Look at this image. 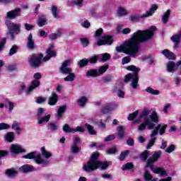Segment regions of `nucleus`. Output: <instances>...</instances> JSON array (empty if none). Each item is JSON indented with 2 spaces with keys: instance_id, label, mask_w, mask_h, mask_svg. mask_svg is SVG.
<instances>
[{
  "instance_id": "62",
  "label": "nucleus",
  "mask_w": 181,
  "mask_h": 181,
  "mask_svg": "<svg viewBox=\"0 0 181 181\" xmlns=\"http://www.w3.org/2000/svg\"><path fill=\"white\" fill-rule=\"evenodd\" d=\"M85 129L84 127L78 126L75 129H74V132H84Z\"/></svg>"
},
{
  "instance_id": "6",
  "label": "nucleus",
  "mask_w": 181,
  "mask_h": 181,
  "mask_svg": "<svg viewBox=\"0 0 181 181\" xmlns=\"http://www.w3.org/2000/svg\"><path fill=\"white\" fill-rule=\"evenodd\" d=\"M158 4H153L151 6L150 9L144 14L138 15V16H130L129 19L131 22H138L139 19H146V18H149L150 16H153V13L158 11Z\"/></svg>"
},
{
  "instance_id": "48",
  "label": "nucleus",
  "mask_w": 181,
  "mask_h": 181,
  "mask_svg": "<svg viewBox=\"0 0 181 181\" xmlns=\"http://www.w3.org/2000/svg\"><path fill=\"white\" fill-rule=\"evenodd\" d=\"M175 149H176V146L175 145H173V144H170L165 149V152L167 153H172V152H174Z\"/></svg>"
},
{
  "instance_id": "58",
  "label": "nucleus",
  "mask_w": 181,
  "mask_h": 181,
  "mask_svg": "<svg viewBox=\"0 0 181 181\" xmlns=\"http://www.w3.org/2000/svg\"><path fill=\"white\" fill-rule=\"evenodd\" d=\"M11 128L12 129H16V131H21V127H19V123L17 122H13Z\"/></svg>"
},
{
  "instance_id": "11",
  "label": "nucleus",
  "mask_w": 181,
  "mask_h": 181,
  "mask_svg": "<svg viewBox=\"0 0 181 181\" xmlns=\"http://www.w3.org/2000/svg\"><path fill=\"white\" fill-rule=\"evenodd\" d=\"M162 157V151L159 150L157 151H153L152 153L151 157L148 158L146 161V168H153V164L156 163V162H158L159 159Z\"/></svg>"
},
{
  "instance_id": "31",
  "label": "nucleus",
  "mask_w": 181,
  "mask_h": 181,
  "mask_svg": "<svg viewBox=\"0 0 181 181\" xmlns=\"http://www.w3.org/2000/svg\"><path fill=\"white\" fill-rule=\"evenodd\" d=\"M144 177L145 181H156L148 170L144 171Z\"/></svg>"
},
{
  "instance_id": "50",
  "label": "nucleus",
  "mask_w": 181,
  "mask_h": 181,
  "mask_svg": "<svg viewBox=\"0 0 181 181\" xmlns=\"http://www.w3.org/2000/svg\"><path fill=\"white\" fill-rule=\"evenodd\" d=\"M71 152H72V153H78V152H80V147L77 145H72L71 147Z\"/></svg>"
},
{
  "instance_id": "52",
  "label": "nucleus",
  "mask_w": 181,
  "mask_h": 181,
  "mask_svg": "<svg viewBox=\"0 0 181 181\" xmlns=\"http://www.w3.org/2000/svg\"><path fill=\"white\" fill-rule=\"evenodd\" d=\"M97 60H100V58L98 57V55H94L92 57H90L89 59H88V63H97Z\"/></svg>"
},
{
  "instance_id": "63",
  "label": "nucleus",
  "mask_w": 181,
  "mask_h": 181,
  "mask_svg": "<svg viewBox=\"0 0 181 181\" xmlns=\"http://www.w3.org/2000/svg\"><path fill=\"white\" fill-rule=\"evenodd\" d=\"M24 26H25V30H33V29L35 28V25L29 23H25Z\"/></svg>"
},
{
  "instance_id": "14",
  "label": "nucleus",
  "mask_w": 181,
  "mask_h": 181,
  "mask_svg": "<svg viewBox=\"0 0 181 181\" xmlns=\"http://www.w3.org/2000/svg\"><path fill=\"white\" fill-rule=\"evenodd\" d=\"M179 66L180 69V74L181 76V59L178 61L177 64L173 61L169 62L167 64V71H168V73H173V71H176V70L179 69Z\"/></svg>"
},
{
  "instance_id": "9",
  "label": "nucleus",
  "mask_w": 181,
  "mask_h": 181,
  "mask_svg": "<svg viewBox=\"0 0 181 181\" xmlns=\"http://www.w3.org/2000/svg\"><path fill=\"white\" fill-rule=\"evenodd\" d=\"M34 78L35 80H33L31 82V85L28 87V90H25L26 95H29V94H30L33 90L37 88V87L40 86V81L39 80L42 78V74H40L39 72L35 73L34 74Z\"/></svg>"
},
{
  "instance_id": "54",
  "label": "nucleus",
  "mask_w": 181,
  "mask_h": 181,
  "mask_svg": "<svg viewBox=\"0 0 181 181\" xmlns=\"http://www.w3.org/2000/svg\"><path fill=\"white\" fill-rule=\"evenodd\" d=\"M83 2H84V0H73L72 4L74 5H76V6H79L81 8L83 6Z\"/></svg>"
},
{
  "instance_id": "38",
  "label": "nucleus",
  "mask_w": 181,
  "mask_h": 181,
  "mask_svg": "<svg viewBox=\"0 0 181 181\" xmlns=\"http://www.w3.org/2000/svg\"><path fill=\"white\" fill-rule=\"evenodd\" d=\"M50 117H51L50 115H47L39 119L37 121V124L39 125H40L45 122H49V121L50 120Z\"/></svg>"
},
{
  "instance_id": "42",
  "label": "nucleus",
  "mask_w": 181,
  "mask_h": 181,
  "mask_svg": "<svg viewBox=\"0 0 181 181\" xmlns=\"http://www.w3.org/2000/svg\"><path fill=\"white\" fill-rule=\"evenodd\" d=\"M69 74L66 77L64 78V81H74V78H76V74L74 73H67Z\"/></svg>"
},
{
  "instance_id": "8",
  "label": "nucleus",
  "mask_w": 181,
  "mask_h": 181,
  "mask_svg": "<svg viewBox=\"0 0 181 181\" xmlns=\"http://www.w3.org/2000/svg\"><path fill=\"white\" fill-rule=\"evenodd\" d=\"M97 158H98V153L92 154L89 162L83 165V170L85 172H93V170H97V163L98 162H100L97 160Z\"/></svg>"
},
{
  "instance_id": "21",
  "label": "nucleus",
  "mask_w": 181,
  "mask_h": 181,
  "mask_svg": "<svg viewBox=\"0 0 181 181\" xmlns=\"http://www.w3.org/2000/svg\"><path fill=\"white\" fill-rule=\"evenodd\" d=\"M28 49L29 50H35L36 48V45L35 44V39H33V35L32 34H30L27 37V45H26Z\"/></svg>"
},
{
  "instance_id": "19",
  "label": "nucleus",
  "mask_w": 181,
  "mask_h": 181,
  "mask_svg": "<svg viewBox=\"0 0 181 181\" xmlns=\"http://www.w3.org/2000/svg\"><path fill=\"white\" fill-rule=\"evenodd\" d=\"M151 169L153 173L160 175V176H168V171L163 168L153 166Z\"/></svg>"
},
{
  "instance_id": "34",
  "label": "nucleus",
  "mask_w": 181,
  "mask_h": 181,
  "mask_svg": "<svg viewBox=\"0 0 181 181\" xmlns=\"http://www.w3.org/2000/svg\"><path fill=\"white\" fill-rule=\"evenodd\" d=\"M140 159L144 160V162H148V158H149V151H144L143 153H141L139 156Z\"/></svg>"
},
{
  "instance_id": "29",
  "label": "nucleus",
  "mask_w": 181,
  "mask_h": 181,
  "mask_svg": "<svg viewBox=\"0 0 181 181\" xmlns=\"http://www.w3.org/2000/svg\"><path fill=\"white\" fill-rule=\"evenodd\" d=\"M108 166H110V164L108 163V162L99 161L96 164V169H98V168H100L102 170H104L107 169V168H108Z\"/></svg>"
},
{
  "instance_id": "17",
  "label": "nucleus",
  "mask_w": 181,
  "mask_h": 181,
  "mask_svg": "<svg viewBox=\"0 0 181 181\" xmlns=\"http://www.w3.org/2000/svg\"><path fill=\"white\" fill-rule=\"evenodd\" d=\"M54 47V45L51 44L49 48L47 50V56L42 59V62H47L52 59V57H56V52L52 50Z\"/></svg>"
},
{
  "instance_id": "64",
  "label": "nucleus",
  "mask_w": 181,
  "mask_h": 181,
  "mask_svg": "<svg viewBox=\"0 0 181 181\" xmlns=\"http://www.w3.org/2000/svg\"><path fill=\"white\" fill-rule=\"evenodd\" d=\"M117 153V148H110L107 150V153L109 155H113L114 153Z\"/></svg>"
},
{
  "instance_id": "32",
  "label": "nucleus",
  "mask_w": 181,
  "mask_h": 181,
  "mask_svg": "<svg viewBox=\"0 0 181 181\" xmlns=\"http://www.w3.org/2000/svg\"><path fill=\"white\" fill-rule=\"evenodd\" d=\"M146 93H148V94H151L152 95H159L160 94V91L158 90H155L152 88L151 87H147L146 88Z\"/></svg>"
},
{
  "instance_id": "15",
  "label": "nucleus",
  "mask_w": 181,
  "mask_h": 181,
  "mask_svg": "<svg viewBox=\"0 0 181 181\" xmlns=\"http://www.w3.org/2000/svg\"><path fill=\"white\" fill-rule=\"evenodd\" d=\"M25 149L22 147V146L19 144H11L10 147V153L12 156H16V155H19V153H23Z\"/></svg>"
},
{
  "instance_id": "57",
  "label": "nucleus",
  "mask_w": 181,
  "mask_h": 181,
  "mask_svg": "<svg viewBox=\"0 0 181 181\" xmlns=\"http://www.w3.org/2000/svg\"><path fill=\"white\" fill-rule=\"evenodd\" d=\"M81 42L83 47H87V46H88L89 42L88 38H81Z\"/></svg>"
},
{
  "instance_id": "46",
  "label": "nucleus",
  "mask_w": 181,
  "mask_h": 181,
  "mask_svg": "<svg viewBox=\"0 0 181 181\" xmlns=\"http://www.w3.org/2000/svg\"><path fill=\"white\" fill-rule=\"evenodd\" d=\"M13 132H8L5 136V139L7 142H13Z\"/></svg>"
},
{
  "instance_id": "28",
  "label": "nucleus",
  "mask_w": 181,
  "mask_h": 181,
  "mask_svg": "<svg viewBox=\"0 0 181 181\" xmlns=\"http://www.w3.org/2000/svg\"><path fill=\"white\" fill-rule=\"evenodd\" d=\"M5 175H6L8 177H15V176L18 175V171L15 170L14 169H7L5 171Z\"/></svg>"
},
{
  "instance_id": "13",
  "label": "nucleus",
  "mask_w": 181,
  "mask_h": 181,
  "mask_svg": "<svg viewBox=\"0 0 181 181\" xmlns=\"http://www.w3.org/2000/svg\"><path fill=\"white\" fill-rule=\"evenodd\" d=\"M7 28L9 30V32L7 33V36H10L11 40H13V39H15V36H13V33H12V30L14 32H21V28L19 27L18 24H15V23H8L7 24Z\"/></svg>"
},
{
  "instance_id": "4",
  "label": "nucleus",
  "mask_w": 181,
  "mask_h": 181,
  "mask_svg": "<svg viewBox=\"0 0 181 181\" xmlns=\"http://www.w3.org/2000/svg\"><path fill=\"white\" fill-rule=\"evenodd\" d=\"M127 70H129V71H134L133 74H128L125 76L124 81L126 83H128V81H131V86L132 88H138L139 86V84H138V81H139V78H138V74L139 71H140L141 69L139 68L132 65L127 67Z\"/></svg>"
},
{
  "instance_id": "53",
  "label": "nucleus",
  "mask_w": 181,
  "mask_h": 181,
  "mask_svg": "<svg viewBox=\"0 0 181 181\" xmlns=\"http://www.w3.org/2000/svg\"><path fill=\"white\" fill-rule=\"evenodd\" d=\"M51 11L54 18H57L58 17L57 7H56V6H52Z\"/></svg>"
},
{
  "instance_id": "37",
  "label": "nucleus",
  "mask_w": 181,
  "mask_h": 181,
  "mask_svg": "<svg viewBox=\"0 0 181 181\" xmlns=\"http://www.w3.org/2000/svg\"><path fill=\"white\" fill-rule=\"evenodd\" d=\"M180 37H181V31L179 34L173 35L171 37V40L173 42V43H175V46L176 45H179V43H180Z\"/></svg>"
},
{
  "instance_id": "16",
  "label": "nucleus",
  "mask_w": 181,
  "mask_h": 181,
  "mask_svg": "<svg viewBox=\"0 0 181 181\" xmlns=\"http://www.w3.org/2000/svg\"><path fill=\"white\" fill-rule=\"evenodd\" d=\"M71 64V59H68L65 60L60 68L61 73L67 74L71 73V68L69 67Z\"/></svg>"
},
{
  "instance_id": "1",
  "label": "nucleus",
  "mask_w": 181,
  "mask_h": 181,
  "mask_svg": "<svg viewBox=\"0 0 181 181\" xmlns=\"http://www.w3.org/2000/svg\"><path fill=\"white\" fill-rule=\"evenodd\" d=\"M155 30H156L155 26H151L146 30H137L132 35L129 40L124 41L120 46L116 47V50L118 53H125L132 57H137L139 53V43L148 42L152 39L155 35Z\"/></svg>"
},
{
  "instance_id": "25",
  "label": "nucleus",
  "mask_w": 181,
  "mask_h": 181,
  "mask_svg": "<svg viewBox=\"0 0 181 181\" xmlns=\"http://www.w3.org/2000/svg\"><path fill=\"white\" fill-rule=\"evenodd\" d=\"M162 54L166 57V59H168V60H175V59H176L175 54H173V52H169L168 49L163 50Z\"/></svg>"
},
{
  "instance_id": "59",
  "label": "nucleus",
  "mask_w": 181,
  "mask_h": 181,
  "mask_svg": "<svg viewBox=\"0 0 181 181\" xmlns=\"http://www.w3.org/2000/svg\"><path fill=\"white\" fill-rule=\"evenodd\" d=\"M114 139H115V134H112L105 138L104 141L105 142H110V141H114Z\"/></svg>"
},
{
  "instance_id": "24",
  "label": "nucleus",
  "mask_w": 181,
  "mask_h": 181,
  "mask_svg": "<svg viewBox=\"0 0 181 181\" xmlns=\"http://www.w3.org/2000/svg\"><path fill=\"white\" fill-rule=\"evenodd\" d=\"M67 110V105H64L62 106H60L55 114V117L58 118V119H61L62 117H63V114L66 112V110Z\"/></svg>"
},
{
  "instance_id": "12",
  "label": "nucleus",
  "mask_w": 181,
  "mask_h": 181,
  "mask_svg": "<svg viewBox=\"0 0 181 181\" xmlns=\"http://www.w3.org/2000/svg\"><path fill=\"white\" fill-rule=\"evenodd\" d=\"M108 70V65H104L100 66L98 70L92 69L86 73L88 77H98V76H103Z\"/></svg>"
},
{
  "instance_id": "55",
  "label": "nucleus",
  "mask_w": 181,
  "mask_h": 181,
  "mask_svg": "<svg viewBox=\"0 0 181 181\" xmlns=\"http://www.w3.org/2000/svg\"><path fill=\"white\" fill-rule=\"evenodd\" d=\"M11 126L6 123H0V131H4V129H8Z\"/></svg>"
},
{
  "instance_id": "39",
  "label": "nucleus",
  "mask_w": 181,
  "mask_h": 181,
  "mask_svg": "<svg viewBox=\"0 0 181 181\" xmlns=\"http://www.w3.org/2000/svg\"><path fill=\"white\" fill-rule=\"evenodd\" d=\"M8 107L9 112H12V111L13 110V108L15 107V105L13 104V102L6 100L5 102V108H8Z\"/></svg>"
},
{
  "instance_id": "18",
  "label": "nucleus",
  "mask_w": 181,
  "mask_h": 181,
  "mask_svg": "<svg viewBox=\"0 0 181 181\" xmlns=\"http://www.w3.org/2000/svg\"><path fill=\"white\" fill-rule=\"evenodd\" d=\"M19 13H21V8H16L14 10L8 11L6 13V18L7 19H15V18H18V16H19Z\"/></svg>"
},
{
  "instance_id": "47",
  "label": "nucleus",
  "mask_w": 181,
  "mask_h": 181,
  "mask_svg": "<svg viewBox=\"0 0 181 181\" xmlns=\"http://www.w3.org/2000/svg\"><path fill=\"white\" fill-rule=\"evenodd\" d=\"M129 152L130 151L129 150L122 152L119 157V160H124V159H125V158L129 155Z\"/></svg>"
},
{
  "instance_id": "36",
  "label": "nucleus",
  "mask_w": 181,
  "mask_h": 181,
  "mask_svg": "<svg viewBox=\"0 0 181 181\" xmlns=\"http://www.w3.org/2000/svg\"><path fill=\"white\" fill-rule=\"evenodd\" d=\"M47 127L49 131H52V132H54V131H57L59 129V126L54 122L48 123Z\"/></svg>"
},
{
  "instance_id": "26",
  "label": "nucleus",
  "mask_w": 181,
  "mask_h": 181,
  "mask_svg": "<svg viewBox=\"0 0 181 181\" xmlns=\"http://www.w3.org/2000/svg\"><path fill=\"white\" fill-rule=\"evenodd\" d=\"M20 170L21 172H25V173H28V172H34V170H36V168H35L32 165H24L23 166H21L20 168Z\"/></svg>"
},
{
  "instance_id": "2",
  "label": "nucleus",
  "mask_w": 181,
  "mask_h": 181,
  "mask_svg": "<svg viewBox=\"0 0 181 181\" xmlns=\"http://www.w3.org/2000/svg\"><path fill=\"white\" fill-rule=\"evenodd\" d=\"M141 119L144 121L142 123H141ZM134 124H140L137 128L139 132H144L146 128L151 131L155 128V123L158 124L159 122V116L156 111L153 110L151 113V110L146 108L139 115V119L134 120Z\"/></svg>"
},
{
  "instance_id": "60",
  "label": "nucleus",
  "mask_w": 181,
  "mask_h": 181,
  "mask_svg": "<svg viewBox=\"0 0 181 181\" xmlns=\"http://www.w3.org/2000/svg\"><path fill=\"white\" fill-rule=\"evenodd\" d=\"M46 101V98L44 97H38L36 99L37 104H43Z\"/></svg>"
},
{
  "instance_id": "56",
  "label": "nucleus",
  "mask_w": 181,
  "mask_h": 181,
  "mask_svg": "<svg viewBox=\"0 0 181 181\" xmlns=\"http://www.w3.org/2000/svg\"><path fill=\"white\" fill-rule=\"evenodd\" d=\"M134 168V164L132 163H127L123 166L122 170H127L128 169H132Z\"/></svg>"
},
{
  "instance_id": "20",
  "label": "nucleus",
  "mask_w": 181,
  "mask_h": 181,
  "mask_svg": "<svg viewBox=\"0 0 181 181\" xmlns=\"http://www.w3.org/2000/svg\"><path fill=\"white\" fill-rule=\"evenodd\" d=\"M115 110V105L112 103H110L106 104L101 110V114L103 115L105 114H108V112H111V111H114Z\"/></svg>"
},
{
  "instance_id": "30",
  "label": "nucleus",
  "mask_w": 181,
  "mask_h": 181,
  "mask_svg": "<svg viewBox=\"0 0 181 181\" xmlns=\"http://www.w3.org/2000/svg\"><path fill=\"white\" fill-rule=\"evenodd\" d=\"M60 36H62V30H58L57 32L49 34V39L50 40H56V39L60 37Z\"/></svg>"
},
{
  "instance_id": "49",
  "label": "nucleus",
  "mask_w": 181,
  "mask_h": 181,
  "mask_svg": "<svg viewBox=\"0 0 181 181\" xmlns=\"http://www.w3.org/2000/svg\"><path fill=\"white\" fill-rule=\"evenodd\" d=\"M16 52H18V46L14 45L10 49L8 54H9V56H13V54H15L16 53Z\"/></svg>"
},
{
  "instance_id": "22",
  "label": "nucleus",
  "mask_w": 181,
  "mask_h": 181,
  "mask_svg": "<svg viewBox=\"0 0 181 181\" xmlns=\"http://www.w3.org/2000/svg\"><path fill=\"white\" fill-rule=\"evenodd\" d=\"M57 101H59V95L56 93L52 92L51 96L48 98L49 105H54L57 104Z\"/></svg>"
},
{
  "instance_id": "33",
  "label": "nucleus",
  "mask_w": 181,
  "mask_h": 181,
  "mask_svg": "<svg viewBox=\"0 0 181 181\" xmlns=\"http://www.w3.org/2000/svg\"><path fill=\"white\" fill-rule=\"evenodd\" d=\"M99 61L100 62H107V60H109V59H111V55L108 53H105L98 55Z\"/></svg>"
},
{
  "instance_id": "27",
  "label": "nucleus",
  "mask_w": 181,
  "mask_h": 181,
  "mask_svg": "<svg viewBox=\"0 0 181 181\" xmlns=\"http://www.w3.org/2000/svg\"><path fill=\"white\" fill-rule=\"evenodd\" d=\"M169 16H170V10L168 9L163 15V17L161 18V22L166 25L169 21Z\"/></svg>"
},
{
  "instance_id": "45",
  "label": "nucleus",
  "mask_w": 181,
  "mask_h": 181,
  "mask_svg": "<svg viewBox=\"0 0 181 181\" xmlns=\"http://www.w3.org/2000/svg\"><path fill=\"white\" fill-rule=\"evenodd\" d=\"M138 114H139V111L138 110H136L133 113L129 114L127 117L128 121H134V119L138 117Z\"/></svg>"
},
{
  "instance_id": "10",
  "label": "nucleus",
  "mask_w": 181,
  "mask_h": 181,
  "mask_svg": "<svg viewBox=\"0 0 181 181\" xmlns=\"http://www.w3.org/2000/svg\"><path fill=\"white\" fill-rule=\"evenodd\" d=\"M42 59H43V54H39L36 55L33 54L29 56L28 62L31 67L37 69L40 66V63H42Z\"/></svg>"
},
{
  "instance_id": "40",
  "label": "nucleus",
  "mask_w": 181,
  "mask_h": 181,
  "mask_svg": "<svg viewBox=\"0 0 181 181\" xmlns=\"http://www.w3.org/2000/svg\"><path fill=\"white\" fill-rule=\"evenodd\" d=\"M64 132L68 133V134H74V129L70 127L69 124H64L62 128Z\"/></svg>"
},
{
  "instance_id": "35",
  "label": "nucleus",
  "mask_w": 181,
  "mask_h": 181,
  "mask_svg": "<svg viewBox=\"0 0 181 181\" xmlns=\"http://www.w3.org/2000/svg\"><path fill=\"white\" fill-rule=\"evenodd\" d=\"M47 22V19L46 18V16H42L38 18L37 25L42 28V26H45V25H46Z\"/></svg>"
},
{
  "instance_id": "3",
  "label": "nucleus",
  "mask_w": 181,
  "mask_h": 181,
  "mask_svg": "<svg viewBox=\"0 0 181 181\" xmlns=\"http://www.w3.org/2000/svg\"><path fill=\"white\" fill-rule=\"evenodd\" d=\"M41 153L42 156L40 154L36 155V153L31 152L25 156H23L22 158L23 159H34L37 165H42V167L45 168V166H47V165L49 163L48 159L49 158H52V153H50V151H46L45 147H42ZM42 156H43L45 159L42 158Z\"/></svg>"
},
{
  "instance_id": "5",
  "label": "nucleus",
  "mask_w": 181,
  "mask_h": 181,
  "mask_svg": "<svg viewBox=\"0 0 181 181\" xmlns=\"http://www.w3.org/2000/svg\"><path fill=\"white\" fill-rule=\"evenodd\" d=\"M166 128H168L167 124H164L162 126V124H158L155 129L151 132L150 134L151 139L148 141L146 149H151L153 145H155V142H156V135L159 134L160 131V135H163L165 133V131H166Z\"/></svg>"
},
{
  "instance_id": "41",
  "label": "nucleus",
  "mask_w": 181,
  "mask_h": 181,
  "mask_svg": "<svg viewBox=\"0 0 181 181\" xmlns=\"http://www.w3.org/2000/svg\"><path fill=\"white\" fill-rule=\"evenodd\" d=\"M87 101H88L87 97L83 96V97L80 98L78 100V104L81 107H85V106H86V104H87Z\"/></svg>"
},
{
  "instance_id": "23",
  "label": "nucleus",
  "mask_w": 181,
  "mask_h": 181,
  "mask_svg": "<svg viewBox=\"0 0 181 181\" xmlns=\"http://www.w3.org/2000/svg\"><path fill=\"white\" fill-rule=\"evenodd\" d=\"M117 135L119 139H124L125 137V127L119 124L117 127Z\"/></svg>"
},
{
  "instance_id": "61",
  "label": "nucleus",
  "mask_w": 181,
  "mask_h": 181,
  "mask_svg": "<svg viewBox=\"0 0 181 181\" xmlns=\"http://www.w3.org/2000/svg\"><path fill=\"white\" fill-rule=\"evenodd\" d=\"M131 62V58L129 57H124L122 59V64H128Z\"/></svg>"
},
{
  "instance_id": "44",
  "label": "nucleus",
  "mask_w": 181,
  "mask_h": 181,
  "mask_svg": "<svg viewBox=\"0 0 181 181\" xmlns=\"http://www.w3.org/2000/svg\"><path fill=\"white\" fill-rule=\"evenodd\" d=\"M85 127L90 135H95V134H97L93 126L88 124H85Z\"/></svg>"
},
{
  "instance_id": "43",
  "label": "nucleus",
  "mask_w": 181,
  "mask_h": 181,
  "mask_svg": "<svg viewBox=\"0 0 181 181\" xmlns=\"http://www.w3.org/2000/svg\"><path fill=\"white\" fill-rule=\"evenodd\" d=\"M127 9L124 7H119L117 9V15L118 16H125L127 15Z\"/></svg>"
},
{
  "instance_id": "7",
  "label": "nucleus",
  "mask_w": 181,
  "mask_h": 181,
  "mask_svg": "<svg viewBox=\"0 0 181 181\" xmlns=\"http://www.w3.org/2000/svg\"><path fill=\"white\" fill-rule=\"evenodd\" d=\"M103 33V28L98 29L95 33V37H96V45L97 46H103L104 45H112V37L110 35H106L102 37L100 40V36H101Z\"/></svg>"
},
{
  "instance_id": "51",
  "label": "nucleus",
  "mask_w": 181,
  "mask_h": 181,
  "mask_svg": "<svg viewBox=\"0 0 181 181\" xmlns=\"http://www.w3.org/2000/svg\"><path fill=\"white\" fill-rule=\"evenodd\" d=\"M88 64V59H83L78 62V65L79 67H84V66H87Z\"/></svg>"
}]
</instances>
